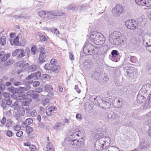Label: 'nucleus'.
I'll return each mask as SVG.
<instances>
[{"instance_id": "9d476101", "label": "nucleus", "mask_w": 151, "mask_h": 151, "mask_svg": "<svg viewBox=\"0 0 151 151\" xmlns=\"http://www.w3.org/2000/svg\"><path fill=\"white\" fill-rule=\"evenodd\" d=\"M90 99L91 101L93 102V103L95 105L100 106L101 104V107L102 106L104 105V104H103L102 102V101L105 100L106 99H101L99 96H97L95 97V96H94L90 97Z\"/></svg>"}, {"instance_id": "20e7f679", "label": "nucleus", "mask_w": 151, "mask_h": 151, "mask_svg": "<svg viewBox=\"0 0 151 151\" xmlns=\"http://www.w3.org/2000/svg\"><path fill=\"white\" fill-rule=\"evenodd\" d=\"M89 38L91 41L97 45H102L105 43V39L101 33L95 32L90 35Z\"/></svg>"}, {"instance_id": "bb28decb", "label": "nucleus", "mask_w": 151, "mask_h": 151, "mask_svg": "<svg viewBox=\"0 0 151 151\" xmlns=\"http://www.w3.org/2000/svg\"><path fill=\"white\" fill-rule=\"evenodd\" d=\"M28 68V71L29 72H32L36 71L37 68V67L36 65H32L30 66H29Z\"/></svg>"}, {"instance_id": "680f3d73", "label": "nucleus", "mask_w": 151, "mask_h": 151, "mask_svg": "<svg viewBox=\"0 0 151 151\" xmlns=\"http://www.w3.org/2000/svg\"><path fill=\"white\" fill-rule=\"evenodd\" d=\"M8 90L12 93H15V91L13 87H11L10 88H9L8 89Z\"/></svg>"}, {"instance_id": "72a5a7b5", "label": "nucleus", "mask_w": 151, "mask_h": 151, "mask_svg": "<svg viewBox=\"0 0 151 151\" xmlns=\"http://www.w3.org/2000/svg\"><path fill=\"white\" fill-rule=\"evenodd\" d=\"M76 6L72 4H71L69 5L68 6L66 7L65 9L67 10L68 11L69 10H73L76 8Z\"/></svg>"}, {"instance_id": "9b49d317", "label": "nucleus", "mask_w": 151, "mask_h": 151, "mask_svg": "<svg viewBox=\"0 0 151 151\" xmlns=\"http://www.w3.org/2000/svg\"><path fill=\"white\" fill-rule=\"evenodd\" d=\"M121 34V33L118 32H114L112 33L109 36V40L113 45H115L117 40L118 36Z\"/></svg>"}, {"instance_id": "774afa93", "label": "nucleus", "mask_w": 151, "mask_h": 151, "mask_svg": "<svg viewBox=\"0 0 151 151\" xmlns=\"http://www.w3.org/2000/svg\"><path fill=\"white\" fill-rule=\"evenodd\" d=\"M35 147L33 145H30L29 146V148L31 151H34L35 150Z\"/></svg>"}, {"instance_id": "412c9836", "label": "nucleus", "mask_w": 151, "mask_h": 151, "mask_svg": "<svg viewBox=\"0 0 151 151\" xmlns=\"http://www.w3.org/2000/svg\"><path fill=\"white\" fill-rule=\"evenodd\" d=\"M25 55V52L23 49H19V51L18 54V55L17 57L18 58H21L24 57Z\"/></svg>"}, {"instance_id": "49530a36", "label": "nucleus", "mask_w": 151, "mask_h": 151, "mask_svg": "<svg viewBox=\"0 0 151 151\" xmlns=\"http://www.w3.org/2000/svg\"><path fill=\"white\" fill-rule=\"evenodd\" d=\"M21 129V127L20 125H16L14 126L13 127V129L14 130L16 131H18L20 130Z\"/></svg>"}, {"instance_id": "f257e3e1", "label": "nucleus", "mask_w": 151, "mask_h": 151, "mask_svg": "<svg viewBox=\"0 0 151 151\" xmlns=\"http://www.w3.org/2000/svg\"><path fill=\"white\" fill-rule=\"evenodd\" d=\"M82 136L81 131L79 129L73 127L70 132L69 136L62 142V146L65 149H69L70 147L76 149L79 148L84 142Z\"/></svg>"}, {"instance_id": "ea45409f", "label": "nucleus", "mask_w": 151, "mask_h": 151, "mask_svg": "<svg viewBox=\"0 0 151 151\" xmlns=\"http://www.w3.org/2000/svg\"><path fill=\"white\" fill-rule=\"evenodd\" d=\"M33 122V120L32 119L29 118L26 119L24 123L27 125H30Z\"/></svg>"}, {"instance_id": "1a4fd4ad", "label": "nucleus", "mask_w": 151, "mask_h": 151, "mask_svg": "<svg viewBox=\"0 0 151 151\" xmlns=\"http://www.w3.org/2000/svg\"><path fill=\"white\" fill-rule=\"evenodd\" d=\"M125 25L127 28L131 30L136 29L138 28V24L134 20H129L126 22Z\"/></svg>"}, {"instance_id": "393cba45", "label": "nucleus", "mask_w": 151, "mask_h": 151, "mask_svg": "<svg viewBox=\"0 0 151 151\" xmlns=\"http://www.w3.org/2000/svg\"><path fill=\"white\" fill-rule=\"evenodd\" d=\"M84 107L86 111H90L93 109V106L92 104L90 105L88 103H86L84 104Z\"/></svg>"}, {"instance_id": "79ce46f5", "label": "nucleus", "mask_w": 151, "mask_h": 151, "mask_svg": "<svg viewBox=\"0 0 151 151\" xmlns=\"http://www.w3.org/2000/svg\"><path fill=\"white\" fill-rule=\"evenodd\" d=\"M136 3L138 5L143 6L145 0H135Z\"/></svg>"}, {"instance_id": "ddd939ff", "label": "nucleus", "mask_w": 151, "mask_h": 151, "mask_svg": "<svg viewBox=\"0 0 151 151\" xmlns=\"http://www.w3.org/2000/svg\"><path fill=\"white\" fill-rule=\"evenodd\" d=\"M142 40L144 45L147 47L151 45V35L145 34L142 37Z\"/></svg>"}, {"instance_id": "338daca9", "label": "nucleus", "mask_w": 151, "mask_h": 151, "mask_svg": "<svg viewBox=\"0 0 151 151\" xmlns=\"http://www.w3.org/2000/svg\"><path fill=\"white\" fill-rule=\"evenodd\" d=\"M10 94L9 93H4V97L7 99H9V97L10 96Z\"/></svg>"}, {"instance_id": "a19ab883", "label": "nucleus", "mask_w": 151, "mask_h": 151, "mask_svg": "<svg viewBox=\"0 0 151 151\" xmlns=\"http://www.w3.org/2000/svg\"><path fill=\"white\" fill-rule=\"evenodd\" d=\"M32 73L34 74V79H35V78H36L37 79H39L40 78L41 74L40 72H38L36 73Z\"/></svg>"}, {"instance_id": "39448f33", "label": "nucleus", "mask_w": 151, "mask_h": 151, "mask_svg": "<svg viewBox=\"0 0 151 151\" xmlns=\"http://www.w3.org/2000/svg\"><path fill=\"white\" fill-rule=\"evenodd\" d=\"M149 88L146 85L143 86L141 89L139 91V94L137 96V101L139 104H141L145 101V103L147 100H145L146 97L147 96V93L148 91Z\"/></svg>"}, {"instance_id": "c9c22d12", "label": "nucleus", "mask_w": 151, "mask_h": 151, "mask_svg": "<svg viewBox=\"0 0 151 151\" xmlns=\"http://www.w3.org/2000/svg\"><path fill=\"white\" fill-rule=\"evenodd\" d=\"M52 66L51 64L49 63H47L45 65L44 68L46 70H51Z\"/></svg>"}, {"instance_id": "37998d69", "label": "nucleus", "mask_w": 151, "mask_h": 151, "mask_svg": "<svg viewBox=\"0 0 151 151\" xmlns=\"http://www.w3.org/2000/svg\"><path fill=\"white\" fill-rule=\"evenodd\" d=\"M113 115H112V114H107L106 115V116H107V117L105 119L106 120H109V119H113L114 116L115 117V114H113Z\"/></svg>"}, {"instance_id": "a18cd8bd", "label": "nucleus", "mask_w": 151, "mask_h": 151, "mask_svg": "<svg viewBox=\"0 0 151 151\" xmlns=\"http://www.w3.org/2000/svg\"><path fill=\"white\" fill-rule=\"evenodd\" d=\"M37 49L36 46L34 45L32 46L31 49V53L32 55H34L35 54L36 51Z\"/></svg>"}, {"instance_id": "f03ea898", "label": "nucleus", "mask_w": 151, "mask_h": 151, "mask_svg": "<svg viewBox=\"0 0 151 151\" xmlns=\"http://www.w3.org/2000/svg\"><path fill=\"white\" fill-rule=\"evenodd\" d=\"M106 134L105 130L101 128H99L94 133V137L98 139L95 142L94 145L96 150H102L109 145L110 139L108 137H103Z\"/></svg>"}, {"instance_id": "4be33fe9", "label": "nucleus", "mask_w": 151, "mask_h": 151, "mask_svg": "<svg viewBox=\"0 0 151 151\" xmlns=\"http://www.w3.org/2000/svg\"><path fill=\"white\" fill-rule=\"evenodd\" d=\"M120 58V55H110V59L115 62L118 61Z\"/></svg>"}, {"instance_id": "de8ad7c7", "label": "nucleus", "mask_w": 151, "mask_h": 151, "mask_svg": "<svg viewBox=\"0 0 151 151\" xmlns=\"http://www.w3.org/2000/svg\"><path fill=\"white\" fill-rule=\"evenodd\" d=\"M22 110L23 111L24 113H29L30 111V109L28 108H21Z\"/></svg>"}, {"instance_id": "2f4dec72", "label": "nucleus", "mask_w": 151, "mask_h": 151, "mask_svg": "<svg viewBox=\"0 0 151 151\" xmlns=\"http://www.w3.org/2000/svg\"><path fill=\"white\" fill-rule=\"evenodd\" d=\"M46 12L44 11H40L38 12V15L41 17H47Z\"/></svg>"}, {"instance_id": "aec40b11", "label": "nucleus", "mask_w": 151, "mask_h": 151, "mask_svg": "<svg viewBox=\"0 0 151 151\" xmlns=\"http://www.w3.org/2000/svg\"><path fill=\"white\" fill-rule=\"evenodd\" d=\"M37 35L39 36L40 40L41 41L43 42L47 41L48 39L47 36H45L40 32L38 33Z\"/></svg>"}, {"instance_id": "864d4df0", "label": "nucleus", "mask_w": 151, "mask_h": 151, "mask_svg": "<svg viewBox=\"0 0 151 151\" xmlns=\"http://www.w3.org/2000/svg\"><path fill=\"white\" fill-rule=\"evenodd\" d=\"M69 58L70 60H74L75 59V58L73 53L71 52H69Z\"/></svg>"}, {"instance_id": "423d86ee", "label": "nucleus", "mask_w": 151, "mask_h": 151, "mask_svg": "<svg viewBox=\"0 0 151 151\" xmlns=\"http://www.w3.org/2000/svg\"><path fill=\"white\" fill-rule=\"evenodd\" d=\"M47 18L50 19H53L56 16H65V14L61 11L53 10L50 11H47Z\"/></svg>"}, {"instance_id": "e2e57ef3", "label": "nucleus", "mask_w": 151, "mask_h": 151, "mask_svg": "<svg viewBox=\"0 0 151 151\" xmlns=\"http://www.w3.org/2000/svg\"><path fill=\"white\" fill-rule=\"evenodd\" d=\"M40 84V82L37 81H36L33 83V86L34 87H37L39 86Z\"/></svg>"}, {"instance_id": "bf43d9fd", "label": "nucleus", "mask_w": 151, "mask_h": 151, "mask_svg": "<svg viewBox=\"0 0 151 151\" xmlns=\"http://www.w3.org/2000/svg\"><path fill=\"white\" fill-rule=\"evenodd\" d=\"M57 60L54 58H52L50 60L51 64L52 65H54L57 63Z\"/></svg>"}, {"instance_id": "603ef678", "label": "nucleus", "mask_w": 151, "mask_h": 151, "mask_svg": "<svg viewBox=\"0 0 151 151\" xmlns=\"http://www.w3.org/2000/svg\"><path fill=\"white\" fill-rule=\"evenodd\" d=\"M13 133L10 130H8L6 132V135L7 136L10 137L12 136Z\"/></svg>"}, {"instance_id": "2eb2a0df", "label": "nucleus", "mask_w": 151, "mask_h": 151, "mask_svg": "<svg viewBox=\"0 0 151 151\" xmlns=\"http://www.w3.org/2000/svg\"><path fill=\"white\" fill-rule=\"evenodd\" d=\"M10 54L8 53L7 54H5L4 51H1L0 52V59H1V61L2 62L5 61L10 56Z\"/></svg>"}, {"instance_id": "6ab92c4d", "label": "nucleus", "mask_w": 151, "mask_h": 151, "mask_svg": "<svg viewBox=\"0 0 151 151\" xmlns=\"http://www.w3.org/2000/svg\"><path fill=\"white\" fill-rule=\"evenodd\" d=\"M149 147V144L147 142H145L144 140H141L140 142V147L142 149H147Z\"/></svg>"}, {"instance_id": "58836bf2", "label": "nucleus", "mask_w": 151, "mask_h": 151, "mask_svg": "<svg viewBox=\"0 0 151 151\" xmlns=\"http://www.w3.org/2000/svg\"><path fill=\"white\" fill-rule=\"evenodd\" d=\"M144 6L147 7L151 6V0H145L144 1Z\"/></svg>"}, {"instance_id": "dca6fc26", "label": "nucleus", "mask_w": 151, "mask_h": 151, "mask_svg": "<svg viewBox=\"0 0 151 151\" xmlns=\"http://www.w3.org/2000/svg\"><path fill=\"white\" fill-rule=\"evenodd\" d=\"M148 100H147V101L145 103L144 105V108L146 109L151 107V93L148 96Z\"/></svg>"}, {"instance_id": "cd10ccee", "label": "nucleus", "mask_w": 151, "mask_h": 151, "mask_svg": "<svg viewBox=\"0 0 151 151\" xmlns=\"http://www.w3.org/2000/svg\"><path fill=\"white\" fill-rule=\"evenodd\" d=\"M18 37H15L13 40L12 39L10 40V42L12 45H18L19 44Z\"/></svg>"}, {"instance_id": "f8f14e48", "label": "nucleus", "mask_w": 151, "mask_h": 151, "mask_svg": "<svg viewBox=\"0 0 151 151\" xmlns=\"http://www.w3.org/2000/svg\"><path fill=\"white\" fill-rule=\"evenodd\" d=\"M123 11V7L120 4H117L112 11L115 17H118L122 14Z\"/></svg>"}, {"instance_id": "8fccbe9b", "label": "nucleus", "mask_w": 151, "mask_h": 151, "mask_svg": "<svg viewBox=\"0 0 151 151\" xmlns=\"http://www.w3.org/2000/svg\"><path fill=\"white\" fill-rule=\"evenodd\" d=\"M47 149H50L51 148H54L53 145V144L52 142H49L47 146Z\"/></svg>"}, {"instance_id": "7ed1b4c3", "label": "nucleus", "mask_w": 151, "mask_h": 151, "mask_svg": "<svg viewBox=\"0 0 151 151\" xmlns=\"http://www.w3.org/2000/svg\"><path fill=\"white\" fill-rule=\"evenodd\" d=\"M104 105L102 106V108L105 109H109L111 104H113L114 107L119 108L121 106L122 104V101L121 99L117 98L107 99L105 100L102 101Z\"/></svg>"}, {"instance_id": "c85d7f7f", "label": "nucleus", "mask_w": 151, "mask_h": 151, "mask_svg": "<svg viewBox=\"0 0 151 151\" xmlns=\"http://www.w3.org/2000/svg\"><path fill=\"white\" fill-rule=\"evenodd\" d=\"M60 69V66L59 65H54L52 66L51 71L55 73H58Z\"/></svg>"}, {"instance_id": "052dcab7", "label": "nucleus", "mask_w": 151, "mask_h": 151, "mask_svg": "<svg viewBox=\"0 0 151 151\" xmlns=\"http://www.w3.org/2000/svg\"><path fill=\"white\" fill-rule=\"evenodd\" d=\"M34 91H35V92L39 93L42 91V88L39 87L36 88Z\"/></svg>"}, {"instance_id": "f704fd0d", "label": "nucleus", "mask_w": 151, "mask_h": 151, "mask_svg": "<svg viewBox=\"0 0 151 151\" xmlns=\"http://www.w3.org/2000/svg\"><path fill=\"white\" fill-rule=\"evenodd\" d=\"M56 109V108L55 106H51L50 107H49L48 109H46V113H48L49 112H51L52 111H55Z\"/></svg>"}, {"instance_id": "c03bdc74", "label": "nucleus", "mask_w": 151, "mask_h": 151, "mask_svg": "<svg viewBox=\"0 0 151 151\" xmlns=\"http://www.w3.org/2000/svg\"><path fill=\"white\" fill-rule=\"evenodd\" d=\"M39 96V95L36 93V92H35V91H34L32 94V95L31 96V97L33 99H37L38 98Z\"/></svg>"}, {"instance_id": "c756f323", "label": "nucleus", "mask_w": 151, "mask_h": 151, "mask_svg": "<svg viewBox=\"0 0 151 151\" xmlns=\"http://www.w3.org/2000/svg\"><path fill=\"white\" fill-rule=\"evenodd\" d=\"M6 42V38L4 36H2L0 38V43L3 46L5 45Z\"/></svg>"}, {"instance_id": "5fc2aeb1", "label": "nucleus", "mask_w": 151, "mask_h": 151, "mask_svg": "<svg viewBox=\"0 0 151 151\" xmlns=\"http://www.w3.org/2000/svg\"><path fill=\"white\" fill-rule=\"evenodd\" d=\"M19 49H17L15 50L14 51L12 54V55L13 56H15L18 55Z\"/></svg>"}, {"instance_id": "f3484780", "label": "nucleus", "mask_w": 151, "mask_h": 151, "mask_svg": "<svg viewBox=\"0 0 151 151\" xmlns=\"http://www.w3.org/2000/svg\"><path fill=\"white\" fill-rule=\"evenodd\" d=\"M17 63L19 67L22 68L24 70H25L29 66V63H25V62L23 60L19 61Z\"/></svg>"}, {"instance_id": "4468645a", "label": "nucleus", "mask_w": 151, "mask_h": 151, "mask_svg": "<svg viewBox=\"0 0 151 151\" xmlns=\"http://www.w3.org/2000/svg\"><path fill=\"white\" fill-rule=\"evenodd\" d=\"M126 38L124 35L121 33V34L118 36L116 44H115V45H118L120 44H125L126 42Z\"/></svg>"}, {"instance_id": "a211bd4d", "label": "nucleus", "mask_w": 151, "mask_h": 151, "mask_svg": "<svg viewBox=\"0 0 151 151\" xmlns=\"http://www.w3.org/2000/svg\"><path fill=\"white\" fill-rule=\"evenodd\" d=\"M47 55L45 53L42 52H40L38 60L41 63H43L45 61V58Z\"/></svg>"}, {"instance_id": "0e129e2a", "label": "nucleus", "mask_w": 151, "mask_h": 151, "mask_svg": "<svg viewBox=\"0 0 151 151\" xmlns=\"http://www.w3.org/2000/svg\"><path fill=\"white\" fill-rule=\"evenodd\" d=\"M28 88L27 87H22L20 86L19 87V90L23 91H26L27 90Z\"/></svg>"}, {"instance_id": "09e8293b", "label": "nucleus", "mask_w": 151, "mask_h": 151, "mask_svg": "<svg viewBox=\"0 0 151 151\" xmlns=\"http://www.w3.org/2000/svg\"><path fill=\"white\" fill-rule=\"evenodd\" d=\"M110 151H120L119 149L115 147L112 146L110 147Z\"/></svg>"}, {"instance_id": "b1692460", "label": "nucleus", "mask_w": 151, "mask_h": 151, "mask_svg": "<svg viewBox=\"0 0 151 151\" xmlns=\"http://www.w3.org/2000/svg\"><path fill=\"white\" fill-rule=\"evenodd\" d=\"M34 74L32 73L31 75L26 77L25 80L29 84H31L33 83V81H32L31 80L33 78H34Z\"/></svg>"}, {"instance_id": "6e6552de", "label": "nucleus", "mask_w": 151, "mask_h": 151, "mask_svg": "<svg viewBox=\"0 0 151 151\" xmlns=\"http://www.w3.org/2000/svg\"><path fill=\"white\" fill-rule=\"evenodd\" d=\"M125 75L128 77H132L134 75L135 68L133 66H125L123 68Z\"/></svg>"}, {"instance_id": "a878e982", "label": "nucleus", "mask_w": 151, "mask_h": 151, "mask_svg": "<svg viewBox=\"0 0 151 151\" xmlns=\"http://www.w3.org/2000/svg\"><path fill=\"white\" fill-rule=\"evenodd\" d=\"M32 99L30 98H29L27 99L22 101V104L24 106H29L30 103L32 102Z\"/></svg>"}, {"instance_id": "473e14b6", "label": "nucleus", "mask_w": 151, "mask_h": 151, "mask_svg": "<svg viewBox=\"0 0 151 151\" xmlns=\"http://www.w3.org/2000/svg\"><path fill=\"white\" fill-rule=\"evenodd\" d=\"M25 128L28 134H29L33 131V129L32 128L30 127L27 125L25 126Z\"/></svg>"}, {"instance_id": "e433bc0d", "label": "nucleus", "mask_w": 151, "mask_h": 151, "mask_svg": "<svg viewBox=\"0 0 151 151\" xmlns=\"http://www.w3.org/2000/svg\"><path fill=\"white\" fill-rule=\"evenodd\" d=\"M44 87L45 90L46 91H50L51 90L53 89L52 86L51 85H46L44 86Z\"/></svg>"}, {"instance_id": "4c0bfd02", "label": "nucleus", "mask_w": 151, "mask_h": 151, "mask_svg": "<svg viewBox=\"0 0 151 151\" xmlns=\"http://www.w3.org/2000/svg\"><path fill=\"white\" fill-rule=\"evenodd\" d=\"M128 59L131 62L133 63H135L137 60L136 58L135 57L131 55L128 57Z\"/></svg>"}, {"instance_id": "5701e85b", "label": "nucleus", "mask_w": 151, "mask_h": 151, "mask_svg": "<svg viewBox=\"0 0 151 151\" xmlns=\"http://www.w3.org/2000/svg\"><path fill=\"white\" fill-rule=\"evenodd\" d=\"M64 124L61 122H57L55 124L53 127V129L55 130H58L60 129L61 127L64 126Z\"/></svg>"}, {"instance_id": "0eeeda50", "label": "nucleus", "mask_w": 151, "mask_h": 151, "mask_svg": "<svg viewBox=\"0 0 151 151\" xmlns=\"http://www.w3.org/2000/svg\"><path fill=\"white\" fill-rule=\"evenodd\" d=\"M94 46L90 43L85 42L83 47L84 53L86 55H90L94 53Z\"/></svg>"}, {"instance_id": "13d9d810", "label": "nucleus", "mask_w": 151, "mask_h": 151, "mask_svg": "<svg viewBox=\"0 0 151 151\" xmlns=\"http://www.w3.org/2000/svg\"><path fill=\"white\" fill-rule=\"evenodd\" d=\"M42 78L44 79H50V76L47 74H43L42 75Z\"/></svg>"}, {"instance_id": "3c124183", "label": "nucleus", "mask_w": 151, "mask_h": 151, "mask_svg": "<svg viewBox=\"0 0 151 151\" xmlns=\"http://www.w3.org/2000/svg\"><path fill=\"white\" fill-rule=\"evenodd\" d=\"M50 102L49 99H45L43 101L42 104L43 106H45L47 104L49 103Z\"/></svg>"}, {"instance_id": "69168bd1", "label": "nucleus", "mask_w": 151, "mask_h": 151, "mask_svg": "<svg viewBox=\"0 0 151 151\" xmlns=\"http://www.w3.org/2000/svg\"><path fill=\"white\" fill-rule=\"evenodd\" d=\"M23 132L22 131H19L17 132L16 134V135L17 137H20L23 135Z\"/></svg>"}, {"instance_id": "4d7b16f0", "label": "nucleus", "mask_w": 151, "mask_h": 151, "mask_svg": "<svg viewBox=\"0 0 151 151\" xmlns=\"http://www.w3.org/2000/svg\"><path fill=\"white\" fill-rule=\"evenodd\" d=\"M18 107V102L17 101L14 102V104L12 105V107L14 109H16Z\"/></svg>"}, {"instance_id": "7c9ffc66", "label": "nucleus", "mask_w": 151, "mask_h": 151, "mask_svg": "<svg viewBox=\"0 0 151 151\" xmlns=\"http://www.w3.org/2000/svg\"><path fill=\"white\" fill-rule=\"evenodd\" d=\"M29 98H28L27 95L25 94H22L21 96H20L17 97V100H21L22 99L25 100Z\"/></svg>"}, {"instance_id": "6e6d98bb", "label": "nucleus", "mask_w": 151, "mask_h": 151, "mask_svg": "<svg viewBox=\"0 0 151 151\" xmlns=\"http://www.w3.org/2000/svg\"><path fill=\"white\" fill-rule=\"evenodd\" d=\"M111 55H120V54L116 50H114L111 51Z\"/></svg>"}]
</instances>
